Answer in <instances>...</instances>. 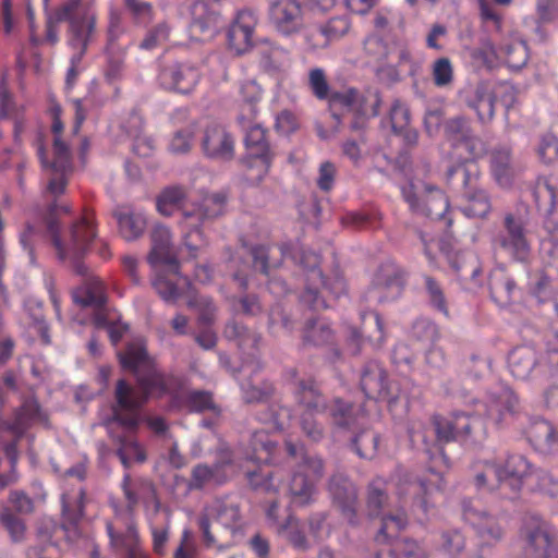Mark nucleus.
I'll use <instances>...</instances> for the list:
<instances>
[{
    "label": "nucleus",
    "mask_w": 558,
    "mask_h": 558,
    "mask_svg": "<svg viewBox=\"0 0 558 558\" xmlns=\"http://www.w3.org/2000/svg\"><path fill=\"white\" fill-rule=\"evenodd\" d=\"M123 368L132 371L141 391L121 379L117 384L116 400L112 417L108 425L117 423L128 432L136 429L141 422L140 409L149 396H162L168 391L165 376L157 371L151 359L147 355L142 341L129 343L123 353L118 354Z\"/></svg>",
    "instance_id": "f257e3e1"
},
{
    "label": "nucleus",
    "mask_w": 558,
    "mask_h": 558,
    "mask_svg": "<svg viewBox=\"0 0 558 558\" xmlns=\"http://www.w3.org/2000/svg\"><path fill=\"white\" fill-rule=\"evenodd\" d=\"M517 408V396L509 388H502L498 393L490 395L475 414L457 412L448 417L435 416L433 425L439 442L457 439L481 442L489 427L501 426Z\"/></svg>",
    "instance_id": "f03ea898"
},
{
    "label": "nucleus",
    "mask_w": 558,
    "mask_h": 558,
    "mask_svg": "<svg viewBox=\"0 0 558 558\" xmlns=\"http://www.w3.org/2000/svg\"><path fill=\"white\" fill-rule=\"evenodd\" d=\"M226 198L221 194H211L203 198L199 206H195L180 187H168L157 198V210L163 216L181 211L183 246L191 257H196L198 250L206 242L199 226L206 218L219 216L222 213Z\"/></svg>",
    "instance_id": "7ed1b4c3"
},
{
    "label": "nucleus",
    "mask_w": 558,
    "mask_h": 558,
    "mask_svg": "<svg viewBox=\"0 0 558 558\" xmlns=\"http://www.w3.org/2000/svg\"><path fill=\"white\" fill-rule=\"evenodd\" d=\"M121 488L128 502L125 518L117 517L107 523L111 544L125 554V558H149L140 547L136 529L131 519V511L140 501L155 499V490L150 481L144 477H132L125 474Z\"/></svg>",
    "instance_id": "20e7f679"
},
{
    "label": "nucleus",
    "mask_w": 558,
    "mask_h": 558,
    "mask_svg": "<svg viewBox=\"0 0 558 558\" xmlns=\"http://www.w3.org/2000/svg\"><path fill=\"white\" fill-rule=\"evenodd\" d=\"M59 210L69 211L68 206L53 205L47 219V230L56 248L58 258L71 263L74 271L78 275H87L88 268L81 262V258L88 250L96 232L90 215H85L73 222L68 229L61 230L54 216Z\"/></svg>",
    "instance_id": "39448f33"
},
{
    "label": "nucleus",
    "mask_w": 558,
    "mask_h": 558,
    "mask_svg": "<svg viewBox=\"0 0 558 558\" xmlns=\"http://www.w3.org/2000/svg\"><path fill=\"white\" fill-rule=\"evenodd\" d=\"M308 84L316 98L329 99L332 109L340 108L353 114L351 123L353 130L363 129L366 120L376 117L379 112L380 97L376 90L360 93L356 89L349 88L330 95L326 75L318 68L310 71Z\"/></svg>",
    "instance_id": "423d86ee"
},
{
    "label": "nucleus",
    "mask_w": 558,
    "mask_h": 558,
    "mask_svg": "<svg viewBox=\"0 0 558 558\" xmlns=\"http://www.w3.org/2000/svg\"><path fill=\"white\" fill-rule=\"evenodd\" d=\"M198 526L203 542L207 547L217 546L227 548L231 542L221 535L218 526L225 534H230L234 539L243 534L244 521L239 505L228 498H218L208 502L198 518Z\"/></svg>",
    "instance_id": "0eeeda50"
},
{
    "label": "nucleus",
    "mask_w": 558,
    "mask_h": 558,
    "mask_svg": "<svg viewBox=\"0 0 558 558\" xmlns=\"http://www.w3.org/2000/svg\"><path fill=\"white\" fill-rule=\"evenodd\" d=\"M266 514L276 531L300 549L308 548L312 543H320L330 535V526L326 522L325 513H315L310 518L308 538L300 530L299 521L281 509L278 500L269 501Z\"/></svg>",
    "instance_id": "6e6552de"
},
{
    "label": "nucleus",
    "mask_w": 558,
    "mask_h": 558,
    "mask_svg": "<svg viewBox=\"0 0 558 558\" xmlns=\"http://www.w3.org/2000/svg\"><path fill=\"white\" fill-rule=\"evenodd\" d=\"M58 22L69 21L68 46L76 59H83L96 35V14L78 0H71L56 12Z\"/></svg>",
    "instance_id": "1a4fd4ad"
},
{
    "label": "nucleus",
    "mask_w": 558,
    "mask_h": 558,
    "mask_svg": "<svg viewBox=\"0 0 558 558\" xmlns=\"http://www.w3.org/2000/svg\"><path fill=\"white\" fill-rule=\"evenodd\" d=\"M51 113V131L53 133L54 159L51 163H48L41 146L38 147V155L41 160L45 173L48 177L47 190L53 196H58L64 193L66 186V175L71 170V151L68 144L61 138L63 123L60 119V107H52Z\"/></svg>",
    "instance_id": "9d476101"
},
{
    "label": "nucleus",
    "mask_w": 558,
    "mask_h": 558,
    "mask_svg": "<svg viewBox=\"0 0 558 558\" xmlns=\"http://www.w3.org/2000/svg\"><path fill=\"white\" fill-rule=\"evenodd\" d=\"M240 126L245 132L246 155L242 160L245 179L251 184H257L266 177L271 163V153L266 138V131L256 122V119L246 125Z\"/></svg>",
    "instance_id": "9b49d317"
},
{
    "label": "nucleus",
    "mask_w": 558,
    "mask_h": 558,
    "mask_svg": "<svg viewBox=\"0 0 558 558\" xmlns=\"http://www.w3.org/2000/svg\"><path fill=\"white\" fill-rule=\"evenodd\" d=\"M323 474V461L319 458L302 454L301 461L284 486L291 504L298 507L312 504L317 494V483Z\"/></svg>",
    "instance_id": "f8f14e48"
},
{
    "label": "nucleus",
    "mask_w": 558,
    "mask_h": 558,
    "mask_svg": "<svg viewBox=\"0 0 558 558\" xmlns=\"http://www.w3.org/2000/svg\"><path fill=\"white\" fill-rule=\"evenodd\" d=\"M300 264L306 269V288L303 292L301 300L303 303L312 307L313 310L326 308L327 304L325 300L319 296L322 291L318 290V284L322 286L323 291L329 292L336 298L340 296L345 292V282L342 278L337 277L332 282L326 283L319 265V256L315 253L303 252L300 256Z\"/></svg>",
    "instance_id": "ddd939ff"
},
{
    "label": "nucleus",
    "mask_w": 558,
    "mask_h": 558,
    "mask_svg": "<svg viewBox=\"0 0 558 558\" xmlns=\"http://www.w3.org/2000/svg\"><path fill=\"white\" fill-rule=\"evenodd\" d=\"M294 393L300 405V425L303 433L314 441L319 440L323 437V428L314 416L324 408L320 396L312 381L303 380L296 384Z\"/></svg>",
    "instance_id": "4468645a"
},
{
    "label": "nucleus",
    "mask_w": 558,
    "mask_h": 558,
    "mask_svg": "<svg viewBox=\"0 0 558 558\" xmlns=\"http://www.w3.org/2000/svg\"><path fill=\"white\" fill-rule=\"evenodd\" d=\"M269 21L283 36H293L305 26L304 11L298 0H269Z\"/></svg>",
    "instance_id": "2eb2a0df"
},
{
    "label": "nucleus",
    "mask_w": 558,
    "mask_h": 558,
    "mask_svg": "<svg viewBox=\"0 0 558 558\" xmlns=\"http://www.w3.org/2000/svg\"><path fill=\"white\" fill-rule=\"evenodd\" d=\"M463 518L476 530L480 538V551L484 547H493L499 543L505 533V527L499 520L486 511L480 509L472 501H464L462 505Z\"/></svg>",
    "instance_id": "dca6fc26"
},
{
    "label": "nucleus",
    "mask_w": 558,
    "mask_h": 558,
    "mask_svg": "<svg viewBox=\"0 0 558 558\" xmlns=\"http://www.w3.org/2000/svg\"><path fill=\"white\" fill-rule=\"evenodd\" d=\"M402 194L411 210L415 214L426 216L430 219H441L449 209V202L442 191L426 185L417 197L413 186H404Z\"/></svg>",
    "instance_id": "f3484780"
},
{
    "label": "nucleus",
    "mask_w": 558,
    "mask_h": 558,
    "mask_svg": "<svg viewBox=\"0 0 558 558\" xmlns=\"http://www.w3.org/2000/svg\"><path fill=\"white\" fill-rule=\"evenodd\" d=\"M498 243L514 260L527 263L531 257V245L526 239L522 219L512 214L505 217V231L498 236Z\"/></svg>",
    "instance_id": "a211bd4d"
},
{
    "label": "nucleus",
    "mask_w": 558,
    "mask_h": 558,
    "mask_svg": "<svg viewBox=\"0 0 558 558\" xmlns=\"http://www.w3.org/2000/svg\"><path fill=\"white\" fill-rule=\"evenodd\" d=\"M151 251L148 256L149 264L155 268H166L172 275L178 272V263L170 230L162 225L154 226L150 234Z\"/></svg>",
    "instance_id": "6ab92c4d"
},
{
    "label": "nucleus",
    "mask_w": 558,
    "mask_h": 558,
    "mask_svg": "<svg viewBox=\"0 0 558 558\" xmlns=\"http://www.w3.org/2000/svg\"><path fill=\"white\" fill-rule=\"evenodd\" d=\"M258 19L254 11L243 9L235 13L228 32L229 47L236 53H243L253 46V35Z\"/></svg>",
    "instance_id": "aec40b11"
},
{
    "label": "nucleus",
    "mask_w": 558,
    "mask_h": 558,
    "mask_svg": "<svg viewBox=\"0 0 558 558\" xmlns=\"http://www.w3.org/2000/svg\"><path fill=\"white\" fill-rule=\"evenodd\" d=\"M504 472L502 497L514 498L526 477L533 478L531 463L522 454H509L504 462L497 463Z\"/></svg>",
    "instance_id": "412c9836"
},
{
    "label": "nucleus",
    "mask_w": 558,
    "mask_h": 558,
    "mask_svg": "<svg viewBox=\"0 0 558 558\" xmlns=\"http://www.w3.org/2000/svg\"><path fill=\"white\" fill-rule=\"evenodd\" d=\"M328 490L333 505L340 509L348 523L352 526L356 525L355 506L357 494L353 483H351L345 475L337 473L331 476Z\"/></svg>",
    "instance_id": "4be33fe9"
},
{
    "label": "nucleus",
    "mask_w": 558,
    "mask_h": 558,
    "mask_svg": "<svg viewBox=\"0 0 558 558\" xmlns=\"http://www.w3.org/2000/svg\"><path fill=\"white\" fill-rule=\"evenodd\" d=\"M464 184L466 191V203L462 211L470 218H484L492 209L490 199L487 193L473 185V180L478 177V170L475 163H468L464 169Z\"/></svg>",
    "instance_id": "5701e85b"
},
{
    "label": "nucleus",
    "mask_w": 558,
    "mask_h": 558,
    "mask_svg": "<svg viewBox=\"0 0 558 558\" xmlns=\"http://www.w3.org/2000/svg\"><path fill=\"white\" fill-rule=\"evenodd\" d=\"M524 551L527 558H553V535L545 522L532 520L526 524Z\"/></svg>",
    "instance_id": "b1692460"
},
{
    "label": "nucleus",
    "mask_w": 558,
    "mask_h": 558,
    "mask_svg": "<svg viewBox=\"0 0 558 558\" xmlns=\"http://www.w3.org/2000/svg\"><path fill=\"white\" fill-rule=\"evenodd\" d=\"M198 78L199 73L194 66L181 63L165 65L158 74L160 86L183 94L190 93Z\"/></svg>",
    "instance_id": "393cba45"
},
{
    "label": "nucleus",
    "mask_w": 558,
    "mask_h": 558,
    "mask_svg": "<svg viewBox=\"0 0 558 558\" xmlns=\"http://www.w3.org/2000/svg\"><path fill=\"white\" fill-rule=\"evenodd\" d=\"M238 117L239 125H246L257 118L258 106L264 96V89L254 78H246L239 83Z\"/></svg>",
    "instance_id": "a878e982"
},
{
    "label": "nucleus",
    "mask_w": 558,
    "mask_h": 558,
    "mask_svg": "<svg viewBox=\"0 0 558 558\" xmlns=\"http://www.w3.org/2000/svg\"><path fill=\"white\" fill-rule=\"evenodd\" d=\"M235 471L229 451L222 450L220 461L216 462L213 468L198 464L193 469L190 487L202 488L208 484H221Z\"/></svg>",
    "instance_id": "bb28decb"
},
{
    "label": "nucleus",
    "mask_w": 558,
    "mask_h": 558,
    "mask_svg": "<svg viewBox=\"0 0 558 558\" xmlns=\"http://www.w3.org/2000/svg\"><path fill=\"white\" fill-rule=\"evenodd\" d=\"M202 144L205 154L210 158L229 160L234 155V140L222 125H209L205 130Z\"/></svg>",
    "instance_id": "cd10ccee"
},
{
    "label": "nucleus",
    "mask_w": 558,
    "mask_h": 558,
    "mask_svg": "<svg viewBox=\"0 0 558 558\" xmlns=\"http://www.w3.org/2000/svg\"><path fill=\"white\" fill-rule=\"evenodd\" d=\"M534 198L539 209L547 213L545 228L554 234L558 232V193L546 178H539L534 189Z\"/></svg>",
    "instance_id": "c85d7f7f"
},
{
    "label": "nucleus",
    "mask_w": 558,
    "mask_h": 558,
    "mask_svg": "<svg viewBox=\"0 0 558 558\" xmlns=\"http://www.w3.org/2000/svg\"><path fill=\"white\" fill-rule=\"evenodd\" d=\"M526 438L534 449L543 454L558 452V433L554 425L543 418H534L526 428Z\"/></svg>",
    "instance_id": "c756f323"
},
{
    "label": "nucleus",
    "mask_w": 558,
    "mask_h": 558,
    "mask_svg": "<svg viewBox=\"0 0 558 558\" xmlns=\"http://www.w3.org/2000/svg\"><path fill=\"white\" fill-rule=\"evenodd\" d=\"M120 235L126 241L138 239L145 231L147 218L144 211L131 206H120L113 211Z\"/></svg>",
    "instance_id": "7c9ffc66"
},
{
    "label": "nucleus",
    "mask_w": 558,
    "mask_h": 558,
    "mask_svg": "<svg viewBox=\"0 0 558 558\" xmlns=\"http://www.w3.org/2000/svg\"><path fill=\"white\" fill-rule=\"evenodd\" d=\"M83 488L77 487L76 492H64L62 494L63 527L70 541L76 535V524L83 514Z\"/></svg>",
    "instance_id": "2f4dec72"
},
{
    "label": "nucleus",
    "mask_w": 558,
    "mask_h": 558,
    "mask_svg": "<svg viewBox=\"0 0 558 558\" xmlns=\"http://www.w3.org/2000/svg\"><path fill=\"white\" fill-rule=\"evenodd\" d=\"M508 366L515 378L525 380L537 368V354L532 347H518L510 352Z\"/></svg>",
    "instance_id": "473e14b6"
},
{
    "label": "nucleus",
    "mask_w": 558,
    "mask_h": 558,
    "mask_svg": "<svg viewBox=\"0 0 558 558\" xmlns=\"http://www.w3.org/2000/svg\"><path fill=\"white\" fill-rule=\"evenodd\" d=\"M361 387L368 398H389L390 389L385 371L376 363L369 364L361 378Z\"/></svg>",
    "instance_id": "72a5a7b5"
},
{
    "label": "nucleus",
    "mask_w": 558,
    "mask_h": 558,
    "mask_svg": "<svg viewBox=\"0 0 558 558\" xmlns=\"http://www.w3.org/2000/svg\"><path fill=\"white\" fill-rule=\"evenodd\" d=\"M475 487L483 492H493L497 488L502 490L504 472L496 462H476L473 465Z\"/></svg>",
    "instance_id": "f704fd0d"
},
{
    "label": "nucleus",
    "mask_w": 558,
    "mask_h": 558,
    "mask_svg": "<svg viewBox=\"0 0 558 558\" xmlns=\"http://www.w3.org/2000/svg\"><path fill=\"white\" fill-rule=\"evenodd\" d=\"M74 302L82 306L100 307L106 302L105 287L96 277H88L86 281L73 292Z\"/></svg>",
    "instance_id": "c9c22d12"
},
{
    "label": "nucleus",
    "mask_w": 558,
    "mask_h": 558,
    "mask_svg": "<svg viewBox=\"0 0 558 558\" xmlns=\"http://www.w3.org/2000/svg\"><path fill=\"white\" fill-rule=\"evenodd\" d=\"M490 169L497 184L502 187L511 185L515 175V169L512 166L508 149L495 150L492 154Z\"/></svg>",
    "instance_id": "e433bc0d"
},
{
    "label": "nucleus",
    "mask_w": 558,
    "mask_h": 558,
    "mask_svg": "<svg viewBox=\"0 0 558 558\" xmlns=\"http://www.w3.org/2000/svg\"><path fill=\"white\" fill-rule=\"evenodd\" d=\"M494 53L514 70H520L529 58L525 43L518 38L500 46Z\"/></svg>",
    "instance_id": "4c0bfd02"
},
{
    "label": "nucleus",
    "mask_w": 558,
    "mask_h": 558,
    "mask_svg": "<svg viewBox=\"0 0 558 558\" xmlns=\"http://www.w3.org/2000/svg\"><path fill=\"white\" fill-rule=\"evenodd\" d=\"M441 546L450 558H485L481 553L465 549V538L458 530L441 534Z\"/></svg>",
    "instance_id": "58836bf2"
},
{
    "label": "nucleus",
    "mask_w": 558,
    "mask_h": 558,
    "mask_svg": "<svg viewBox=\"0 0 558 558\" xmlns=\"http://www.w3.org/2000/svg\"><path fill=\"white\" fill-rule=\"evenodd\" d=\"M130 123L131 129H128V133L133 138V151L140 157L150 156L155 149V142L142 132V119L138 116H132Z\"/></svg>",
    "instance_id": "ea45409f"
},
{
    "label": "nucleus",
    "mask_w": 558,
    "mask_h": 558,
    "mask_svg": "<svg viewBox=\"0 0 558 558\" xmlns=\"http://www.w3.org/2000/svg\"><path fill=\"white\" fill-rule=\"evenodd\" d=\"M277 442L269 438L266 430H258L253 434L251 439L252 456L247 460L256 462H270Z\"/></svg>",
    "instance_id": "a19ab883"
},
{
    "label": "nucleus",
    "mask_w": 558,
    "mask_h": 558,
    "mask_svg": "<svg viewBox=\"0 0 558 558\" xmlns=\"http://www.w3.org/2000/svg\"><path fill=\"white\" fill-rule=\"evenodd\" d=\"M332 338V330L329 323L323 318L311 320L304 328L303 339L314 345H323Z\"/></svg>",
    "instance_id": "79ce46f5"
},
{
    "label": "nucleus",
    "mask_w": 558,
    "mask_h": 558,
    "mask_svg": "<svg viewBox=\"0 0 558 558\" xmlns=\"http://www.w3.org/2000/svg\"><path fill=\"white\" fill-rule=\"evenodd\" d=\"M39 414V405L36 401H26L21 410L16 413L12 424L9 425V429L15 435L21 436L27 427L34 422Z\"/></svg>",
    "instance_id": "37998d69"
},
{
    "label": "nucleus",
    "mask_w": 558,
    "mask_h": 558,
    "mask_svg": "<svg viewBox=\"0 0 558 558\" xmlns=\"http://www.w3.org/2000/svg\"><path fill=\"white\" fill-rule=\"evenodd\" d=\"M453 148L458 158L463 159L465 162L472 161L485 153L484 143L472 134L456 143Z\"/></svg>",
    "instance_id": "c03bdc74"
},
{
    "label": "nucleus",
    "mask_w": 558,
    "mask_h": 558,
    "mask_svg": "<svg viewBox=\"0 0 558 558\" xmlns=\"http://www.w3.org/2000/svg\"><path fill=\"white\" fill-rule=\"evenodd\" d=\"M432 76L437 87L450 86L454 77L451 61L446 57L435 60L432 65Z\"/></svg>",
    "instance_id": "a18cd8bd"
},
{
    "label": "nucleus",
    "mask_w": 558,
    "mask_h": 558,
    "mask_svg": "<svg viewBox=\"0 0 558 558\" xmlns=\"http://www.w3.org/2000/svg\"><path fill=\"white\" fill-rule=\"evenodd\" d=\"M533 488L549 497H558V476L549 471L537 470L533 473Z\"/></svg>",
    "instance_id": "49530a36"
},
{
    "label": "nucleus",
    "mask_w": 558,
    "mask_h": 558,
    "mask_svg": "<svg viewBox=\"0 0 558 558\" xmlns=\"http://www.w3.org/2000/svg\"><path fill=\"white\" fill-rule=\"evenodd\" d=\"M407 517L403 513L386 514L381 518L377 539L386 541L395 537L407 525Z\"/></svg>",
    "instance_id": "de8ad7c7"
},
{
    "label": "nucleus",
    "mask_w": 558,
    "mask_h": 558,
    "mask_svg": "<svg viewBox=\"0 0 558 558\" xmlns=\"http://www.w3.org/2000/svg\"><path fill=\"white\" fill-rule=\"evenodd\" d=\"M476 101L473 107L481 122L485 123L492 120L494 116V97L486 87L480 86L476 89Z\"/></svg>",
    "instance_id": "09e8293b"
},
{
    "label": "nucleus",
    "mask_w": 558,
    "mask_h": 558,
    "mask_svg": "<svg viewBox=\"0 0 558 558\" xmlns=\"http://www.w3.org/2000/svg\"><path fill=\"white\" fill-rule=\"evenodd\" d=\"M169 37L170 27L166 23H161L147 33L140 47L145 50L162 48L169 40Z\"/></svg>",
    "instance_id": "8fccbe9b"
},
{
    "label": "nucleus",
    "mask_w": 558,
    "mask_h": 558,
    "mask_svg": "<svg viewBox=\"0 0 558 558\" xmlns=\"http://www.w3.org/2000/svg\"><path fill=\"white\" fill-rule=\"evenodd\" d=\"M153 286L157 293L165 300L166 302H174L179 295L180 291L177 286L170 278H168L163 270L160 269L153 281Z\"/></svg>",
    "instance_id": "3c124183"
},
{
    "label": "nucleus",
    "mask_w": 558,
    "mask_h": 558,
    "mask_svg": "<svg viewBox=\"0 0 558 558\" xmlns=\"http://www.w3.org/2000/svg\"><path fill=\"white\" fill-rule=\"evenodd\" d=\"M118 456L124 466H129L132 461L143 462L146 459L142 447L135 440L121 441Z\"/></svg>",
    "instance_id": "603ef678"
},
{
    "label": "nucleus",
    "mask_w": 558,
    "mask_h": 558,
    "mask_svg": "<svg viewBox=\"0 0 558 558\" xmlns=\"http://www.w3.org/2000/svg\"><path fill=\"white\" fill-rule=\"evenodd\" d=\"M246 476L250 484L255 489H264L266 492L277 490L278 486L274 481V473L265 471L260 468L258 470H246Z\"/></svg>",
    "instance_id": "864d4df0"
},
{
    "label": "nucleus",
    "mask_w": 558,
    "mask_h": 558,
    "mask_svg": "<svg viewBox=\"0 0 558 558\" xmlns=\"http://www.w3.org/2000/svg\"><path fill=\"white\" fill-rule=\"evenodd\" d=\"M0 520L2 524L5 526L13 542L17 543L24 539L26 526L24 522L21 519L14 517L9 509H4L0 517Z\"/></svg>",
    "instance_id": "5fc2aeb1"
},
{
    "label": "nucleus",
    "mask_w": 558,
    "mask_h": 558,
    "mask_svg": "<svg viewBox=\"0 0 558 558\" xmlns=\"http://www.w3.org/2000/svg\"><path fill=\"white\" fill-rule=\"evenodd\" d=\"M537 155L544 163H551L558 159V138L553 134H545L538 144Z\"/></svg>",
    "instance_id": "6e6d98bb"
},
{
    "label": "nucleus",
    "mask_w": 558,
    "mask_h": 558,
    "mask_svg": "<svg viewBox=\"0 0 558 558\" xmlns=\"http://www.w3.org/2000/svg\"><path fill=\"white\" fill-rule=\"evenodd\" d=\"M489 287L493 294L499 295L505 292L506 296H510L515 284L512 279L505 276L502 268H498L490 275Z\"/></svg>",
    "instance_id": "4d7b16f0"
},
{
    "label": "nucleus",
    "mask_w": 558,
    "mask_h": 558,
    "mask_svg": "<svg viewBox=\"0 0 558 558\" xmlns=\"http://www.w3.org/2000/svg\"><path fill=\"white\" fill-rule=\"evenodd\" d=\"M189 307L197 310L202 324H210L215 318V306L207 296H195L187 302Z\"/></svg>",
    "instance_id": "13d9d810"
},
{
    "label": "nucleus",
    "mask_w": 558,
    "mask_h": 558,
    "mask_svg": "<svg viewBox=\"0 0 558 558\" xmlns=\"http://www.w3.org/2000/svg\"><path fill=\"white\" fill-rule=\"evenodd\" d=\"M350 25L348 17H335L322 28V34L327 40H337L349 32Z\"/></svg>",
    "instance_id": "bf43d9fd"
},
{
    "label": "nucleus",
    "mask_w": 558,
    "mask_h": 558,
    "mask_svg": "<svg viewBox=\"0 0 558 558\" xmlns=\"http://www.w3.org/2000/svg\"><path fill=\"white\" fill-rule=\"evenodd\" d=\"M378 437L374 433H363L354 438L353 446L361 458H371L376 451Z\"/></svg>",
    "instance_id": "052dcab7"
},
{
    "label": "nucleus",
    "mask_w": 558,
    "mask_h": 558,
    "mask_svg": "<svg viewBox=\"0 0 558 558\" xmlns=\"http://www.w3.org/2000/svg\"><path fill=\"white\" fill-rule=\"evenodd\" d=\"M442 476L434 471L429 472V476L426 482L410 483L407 487V493L417 494L423 492L425 495H432L434 492H438L441 488Z\"/></svg>",
    "instance_id": "680f3d73"
},
{
    "label": "nucleus",
    "mask_w": 558,
    "mask_h": 558,
    "mask_svg": "<svg viewBox=\"0 0 558 558\" xmlns=\"http://www.w3.org/2000/svg\"><path fill=\"white\" fill-rule=\"evenodd\" d=\"M390 121L395 131H401L410 123L409 108L399 99L395 100L391 106Z\"/></svg>",
    "instance_id": "e2e57ef3"
},
{
    "label": "nucleus",
    "mask_w": 558,
    "mask_h": 558,
    "mask_svg": "<svg viewBox=\"0 0 558 558\" xmlns=\"http://www.w3.org/2000/svg\"><path fill=\"white\" fill-rule=\"evenodd\" d=\"M337 174L336 166L330 161H324L318 168L316 184L320 191L329 192L335 184Z\"/></svg>",
    "instance_id": "0e129e2a"
},
{
    "label": "nucleus",
    "mask_w": 558,
    "mask_h": 558,
    "mask_svg": "<svg viewBox=\"0 0 558 558\" xmlns=\"http://www.w3.org/2000/svg\"><path fill=\"white\" fill-rule=\"evenodd\" d=\"M537 373L551 377L558 376V350H548L544 355L537 357Z\"/></svg>",
    "instance_id": "69168bd1"
},
{
    "label": "nucleus",
    "mask_w": 558,
    "mask_h": 558,
    "mask_svg": "<svg viewBox=\"0 0 558 558\" xmlns=\"http://www.w3.org/2000/svg\"><path fill=\"white\" fill-rule=\"evenodd\" d=\"M446 132L454 146L456 143H459L463 137L470 135L469 125L465 119L463 118H453L450 119L446 124Z\"/></svg>",
    "instance_id": "338daca9"
},
{
    "label": "nucleus",
    "mask_w": 558,
    "mask_h": 558,
    "mask_svg": "<svg viewBox=\"0 0 558 558\" xmlns=\"http://www.w3.org/2000/svg\"><path fill=\"white\" fill-rule=\"evenodd\" d=\"M174 558H197V546L190 530L182 532L181 542L174 553Z\"/></svg>",
    "instance_id": "774afa93"
}]
</instances>
